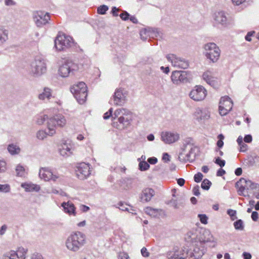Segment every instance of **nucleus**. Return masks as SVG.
I'll return each mask as SVG.
<instances>
[{"label":"nucleus","instance_id":"f257e3e1","mask_svg":"<svg viewBox=\"0 0 259 259\" xmlns=\"http://www.w3.org/2000/svg\"><path fill=\"white\" fill-rule=\"evenodd\" d=\"M67 122L65 116L61 114H56L48 120L46 123L47 131L39 130L36 133V138L40 140L45 139L47 136H53L56 133L57 127H63Z\"/></svg>","mask_w":259,"mask_h":259},{"label":"nucleus","instance_id":"f03ea898","mask_svg":"<svg viewBox=\"0 0 259 259\" xmlns=\"http://www.w3.org/2000/svg\"><path fill=\"white\" fill-rule=\"evenodd\" d=\"M132 118V113L128 110L123 108L117 109L112 116V119H117V121H113V126L120 130L127 128L130 125Z\"/></svg>","mask_w":259,"mask_h":259},{"label":"nucleus","instance_id":"7ed1b4c3","mask_svg":"<svg viewBox=\"0 0 259 259\" xmlns=\"http://www.w3.org/2000/svg\"><path fill=\"white\" fill-rule=\"evenodd\" d=\"M85 235L81 232L71 233L66 238L65 245L66 248L72 252H77L86 243Z\"/></svg>","mask_w":259,"mask_h":259},{"label":"nucleus","instance_id":"20e7f679","mask_svg":"<svg viewBox=\"0 0 259 259\" xmlns=\"http://www.w3.org/2000/svg\"><path fill=\"white\" fill-rule=\"evenodd\" d=\"M188 235L193 242H197L200 245L204 246L205 242L213 241V237L209 230L198 228L192 230L188 233Z\"/></svg>","mask_w":259,"mask_h":259},{"label":"nucleus","instance_id":"39448f33","mask_svg":"<svg viewBox=\"0 0 259 259\" xmlns=\"http://www.w3.org/2000/svg\"><path fill=\"white\" fill-rule=\"evenodd\" d=\"M47 69L46 60L42 57L36 56L30 64L29 71L32 76L39 77L45 74Z\"/></svg>","mask_w":259,"mask_h":259},{"label":"nucleus","instance_id":"423d86ee","mask_svg":"<svg viewBox=\"0 0 259 259\" xmlns=\"http://www.w3.org/2000/svg\"><path fill=\"white\" fill-rule=\"evenodd\" d=\"M81 66L72 60H66L58 69V74L62 77H67L74 74Z\"/></svg>","mask_w":259,"mask_h":259},{"label":"nucleus","instance_id":"0eeeda50","mask_svg":"<svg viewBox=\"0 0 259 259\" xmlns=\"http://www.w3.org/2000/svg\"><path fill=\"white\" fill-rule=\"evenodd\" d=\"M70 91L80 104H83L87 97V87L83 82H79L70 88Z\"/></svg>","mask_w":259,"mask_h":259},{"label":"nucleus","instance_id":"6e6552de","mask_svg":"<svg viewBox=\"0 0 259 259\" xmlns=\"http://www.w3.org/2000/svg\"><path fill=\"white\" fill-rule=\"evenodd\" d=\"M204 54L206 58L212 63H215L219 60L221 51L217 45L213 42H209L204 46Z\"/></svg>","mask_w":259,"mask_h":259},{"label":"nucleus","instance_id":"1a4fd4ad","mask_svg":"<svg viewBox=\"0 0 259 259\" xmlns=\"http://www.w3.org/2000/svg\"><path fill=\"white\" fill-rule=\"evenodd\" d=\"M73 42L72 38L64 34H58L54 41L55 47L59 51H63L70 48Z\"/></svg>","mask_w":259,"mask_h":259},{"label":"nucleus","instance_id":"9d476101","mask_svg":"<svg viewBox=\"0 0 259 259\" xmlns=\"http://www.w3.org/2000/svg\"><path fill=\"white\" fill-rule=\"evenodd\" d=\"M27 252V249L20 247L16 251L10 250L5 253L0 259H25Z\"/></svg>","mask_w":259,"mask_h":259},{"label":"nucleus","instance_id":"9b49d317","mask_svg":"<svg viewBox=\"0 0 259 259\" xmlns=\"http://www.w3.org/2000/svg\"><path fill=\"white\" fill-rule=\"evenodd\" d=\"M33 19L37 27H41L49 23L50 16L48 13L43 11H35L33 13Z\"/></svg>","mask_w":259,"mask_h":259},{"label":"nucleus","instance_id":"f8f14e48","mask_svg":"<svg viewBox=\"0 0 259 259\" xmlns=\"http://www.w3.org/2000/svg\"><path fill=\"white\" fill-rule=\"evenodd\" d=\"M207 95V91L201 85H196L189 93V97L195 101L203 100Z\"/></svg>","mask_w":259,"mask_h":259},{"label":"nucleus","instance_id":"ddd939ff","mask_svg":"<svg viewBox=\"0 0 259 259\" xmlns=\"http://www.w3.org/2000/svg\"><path fill=\"white\" fill-rule=\"evenodd\" d=\"M193 245V250L187 251L186 252V254L187 256H190L191 258L194 259H199L204 253L205 248L204 246L201 244L199 245L197 242H193L192 241Z\"/></svg>","mask_w":259,"mask_h":259},{"label":"nucleus","instance_id":"4468645a","mask_svg":"<svg viewBox=\"0 0 259 259\" xmlns=\"http://www.w3.org/2000/svg\"><path fill=\"white\" fill-rule=\"evenodd\" d=\"M166 59L171 62L172 66L180 68L186 69L189 66V62L185 59L178 57L174 54H168Z\"/></svg>","mask_w":259,"mask_h":259},{"label":"nucleus","instance_id":"2eb2a0df","mask_svg":"<svg viewBox=\"0 0 259 259\" xmlns=\"http://www.w3.org/2000/svg\"><path fill=\"white\" fill-rule=\"evenodd\" d=\"M233 107V102L228 96L222 97L220 101L219 112L222 116L226 115Z\"/></svg>","mask_w":259,"mask_h":259},{"label":"nucleus","instance_id":"dca6fc26","mask_svg":"<svg viewBox=\"0 0 259 259\" xmlns=\"http://www.w3.org/2000/svg\"><path fill=\"white\" fill-rule=\"evenodd\" d=\"M167 259H185L187 257L184 249H180L178 246L174 247L171 250L165 253Z\"/></svg>","mask_w":259,"mask_h":259},{"label":"nucleus","instance_id":"f3484780","mask_svg":"<svg viewBox=\"0 0 259 259\" xmlns=\"http://www.w3.org/2000/svg\"><path fill=\"white\" fill-rule=\"evenodd\" d=\"M39 176L41 179L45 181L52 180L55 182L59 178V176L58 174L53 172L51 169L46 167L40 169Z\"/></svg>","mask_w":259,"mask_h":259},{"label":"nucleus","instance_id":"a211bd4d","mask_svg":"<svg viewBox=\"0 0 259 259\" xmlns=\"http://www.w3.org/2000/svg\"><path fill=\"white\" fill-rule=\"evenodd\" d=\"M161 138L164 143L170 144L178 141L180 136L176 132L164 131L161 133Z\"/></svg>","mask_w":259,"mask_h":259},{"label":"nucleus","instance_id":"6ab92c4d","mask_svg":"<svg viewBox=\"0 0 259 259\" xmlns=\"http://www.w3.org/2000/svg\"><path fill=\"white\" fill-rule=\"evenodd\" d=\"M192 147L191 146L185 145L182 148L179 155V159L183 162L187 161H192L193 159L191 158V153L192 152Z\"/></svg>","mask_w":259,"mask_h":259},{"label":"nucleus","instance_id":"aec40b11","mask_svg":"<svg viewBox=\"0 0 259 259\" xmlns=\"http://www.w3.org/2000/svg\"><path fill=\"white\" fill-rule=\"evenodd\" d=\"M90 174V167L88 164L81 163L77 167L76 174L79 179L84 180L86 179Z\"/></svg>","mask_w":259,"mask_h":259},{"label":"nucleus","instance_id":"412c9836","mask_svg":"<svg viewBox=\"0 0 259 259\" xmlns=\"http://www.w3.org/2000/svg\"><path fill=\"white\" fill-rule=\"evenodd\" d=\"M126 93L123 92L121 89H117L113 97L114 105L116 106H122L125 101Z\"/></svg>","mask_w":259,"mask_h":259},{"label":"nucleus","instance_id":"4be33fe9","mask_svg":"<svg viewBox=\"0 0 259 259\" xmlns=\"http://www.w3.org/2000/svg\"><path fill=\"white\" fill-rule=\"evenodd\" d=\"M171 79L174 83L178 84L181 82L186 81L187 80V78L185 72L175 71L172 73Z\"/></svg>","mask_w":259,"mask_h":259},{"label":"nucleus","instance_id":"5701e85b","mask_svg":"<svg viewBox=\"0 0 259 259\" xmlns=\"http://www.w3.org/2000/svg\"><path fill=\"white\" fill-rule=\"evenodd\" d=\"M215 23L220 24L223 27H227L229 24L225 13L223 11L217 12L213 16Z\"/></svg>","mask_w":259,"mask_h":259},{"label":"nucleus","instance_id":"b1692460","mask_svg":"<svg viewBox=\"0 0 259 259\" xmlns=\"http://www.w3.org/2000/svg\"><path fill=\"white\" fill-rule=\"evenodd\" d=\"M203 79L210 85L217 88L219 85V79L213 76V73L210 71L205 72L203 74Z\"/></svg>","mask_w":259,"mask_h":259},{"label":"nucleus","instance_id":"393cba45","mask_svg":"<svg viewBox=\"0 0 259 259\" xmlns=\"http://www.w3.org/2000/svg\"><path fill=\"white\" fill-rule=\"evenodd\" d=\"M194 116L197 121H201L208 119L209 117V113L207 110L197 108L196 109Z\"/></svg>","mask_w":259,"mask_h":259},{"label":"nucleus","instance_id":"a878e982","mask_svg":"<svg viewBox=\"0 0 259 259\" xmlns=\"http://www.w3.org/2000/svg\"><path fill=\"white\" fill-rule=\"evenodd\" d=\"M154 195V191L151 188L144 189L140 195L141 201L143 202L149 201Z\"/></svg>","mask_w":259,"mask_h":259},{"label":"nucleus","instance_id":"bb28decb","mask_svg":"<svg viewBox=\"0 0 259 259\" xmlns=\"http://www.w3.org/2000/svg\"><path fill=\"white\" fill-rule=\"evenodd\" d=\"M61 206L63 207L64 210L66 213H68L69 215L73 214L76 215L75 207L74 204L70 202H63Z\"/></svg>","mask_w":259,"mask_h":259},{"label":"nucleus","instance_id":"cd10ccee","mask_svg":"<svg viewBox=\"0 0 259 259\" xmlns=\"http://www.w3.org/2000/svg\"><path fill=\"white\" fill-rule=\"evenodd\" d=\"M21 187L27 192H38L40 189L39 185L32 183H22Z\"/></svg>","mask_w":259,"mask_h":259},{"label":"nucleus","instance_id":"c85d7f7f","mask_svg":"<svg viewBox=\"0 0 259 259\" xmlns=\"http://www.w3.org/2000/svg\"><path fill=\"white\" fill-rule=\"evenodd\" d=\"M240 183H244L246 190H257L259 189V185L252 182L250 180H247L244 178L240 179Z\"/></svg>","mask_w":259,"mask_h":259},{"label":"nucleus","instance_id":"c756f323","mask_svg":"<svg viewBox=\"0 0 259 259\" xmlns=\"http://www.w3.org/2000/svg\"><path fill=\"white\" fill-rule=\"evenodd\" d=\"M52 97V91L51 89L45 87L43 92L38 95V98L39 100H44L46 99L50 100Z\"/></svg>","mask_w":259,"mask_h":259},{"label":"nucleus","instance_id":"7c9ffc66","mask_svg":"<svg viewBox=\"0 0 259 259\" xmlns=\"http://www.w3.org/2000/svg\"><path fill=\"white\" fill-rule=\"evenodd\" d=\"M8 30L0 27V46H3L9 39Z\"/></svg>","mask_w":259,"mask_h":259},{"label":"nucleus","instance_id":"2f4dec72","mask_svg":"<svg viewBox=\"0 0 259 259\" xmlns=\"http://www.w3.org/2000/svg\"><path fill=\"white\" fill-rule=\"evenodd\" d=\"M145 212L152 217H157L162 211L161 209H154L150 207H147L145 209Z\"/></svg>","mask_w":259,"mask_h":259},{"label":"nucleus","instance_id":"473e14b6","mask_svg":"<svg viewBox=\"0 0 259 259\" xmlns=\"http://www.w3.org/2000/svg\"><path fill=\"white\" fill-rule=\"evenodd\" d=\"M59 151L63 156H68L71 154V149L66 144H63Z\"/></svg>","mask_w":259,"mask_h":259},{"label":"nucleus","instance_id":"72a5a7b5","mask_svg":"<svg viewBox=\"0 0 259 259\" xmlns=\"http://www.w3.org/2000/svg\"><path fill=\"white\" fill-rule=\"evenodd\" d=\"M8 150L12 155L18 154L20 152V148L16 145L12 144L8 146Z\"/></svg>","mask_w":259,"mask_h":259},{"label":"nucleus","instance_id":"f704fd0d","mask_svg":"<svg viewBox=\"0 0 259 259\" xmlns=\"http://www.w3.org/2000/svg\"><path fill=\"white\" fill-rule=\"evenodd\" d=\"M236 186L238 187V193L240 196H245V195L244 194V192L245 190H246V187H245L244 183H240V180L239 182L236 183Z\"/></svg>","mask_w":259,"mask_h":259},{"label":"nucleus","instance_id":"c9c22d12","mask_svg":"<svg viewBox=\"0 0 259 259\" xmlns=\"http://www.w3.org/2000/svg\"><path fill=\"white\" fill-rule=\"evenodd\" d=\"M235 229L237 230L242 231L244 230V225L243 222L242 220H238L235 221L233 224Z\"/></svg>","mask_w":259,"mask_h":259},{"label":"nucleus","instance_id":"e433bc0d","mask_svg":"<svg viewBox=\"0 0 259 259\" xmlns=\"http://www.w3.org/2000/svg\"><path fill=\"white\" fill-rule=\"evenodd\" d=\"M16 171L17 175L19 177H23L25 175V169L24 167L20 164H18L16 166Z\"/></svg>","mask_w":259,"mask_h":259},{"label":"nucleus","instance_id":"4c0bfd02","mask_svg":"<svg viewBox=\"0 0 259 259\" xmlns=\"http://www.w3.org/2000/svg\"><path fill=\"white\" fill-rule=\"evenodd\" d=\"M150 167L149 164L146 161H140L139 163V168L141 171H145Z\"/></svg>","mask_w":259,"mask_h":259},{"label":"nucleus","instance_id":"58836bf2","mask_svg":"<svg viewBox=\"0 0 259 259\" xmlns=\"http://www.w3.org/2000/svg\"><path fill=\"white\" fill-rule=\"evenodd\" d=\"M51 117L49 118L47 115H43L39 116L36 119V123L39 125L42 124L45 121H48V120Z\"/></svg>","mask_w":259,"mask_h":259},{"label":"nucleus","instance_id":"ea45409f","mask_svg":"<svg viewBox=\"0 0 259 259\" xmlns=\"http://www.w3.org/2000/svg\"><path fill=\"white\" fill-rule=\"evenodd\" d=\"M211 185V182L209 181L208 179H205L202 181L201 186L203 189L208 190L209 189Z\"/></svg>","mask_w":259,"mask_h":259},{"label":"nucleus","instance_id":"a19ab883","mask_svg":"<svg viewBox=\"0 0 259 259\" xmlns=\"http://www.w3.org/2000/svg\"><path fill=\"white\" fill-rule=\"evenodd\" d=\"M237 212L236 210L229 209L227 210V214L230 216V219L232 221H234L237 219V217L236 216Z\"/></svg>","mask_w":259,"mask_h":259},{"label":"nucleus","instance_id":"79ce46f5","mask_svg":"<svg viewBox=\"0 0 259 259\" xmlns=\"http://www.w3.org/2000/svg\"><path fill=\"white\" fill-rule=\"evenodd\" d=\"M108 10V7L106 5H102L99 7L97 9V12L99 14L104 15Z\"/></svg>","mask_w":259,"mask_h":259},{"label":"nucleus","instance_id":"37998d69","mask_svg":"<svg viewBox=\"0 0 259 259\" xmlns=\"http://www.w3.org/2000/svg\"><path fill=\"white\" fill-rule=\"evenodd\" d=\"M10 191V187L8 184H0V192L7 193Z\"/></svg>","mask_w":259,"mask_h":259},{"label":"nucleus","instance_id":"c03bdc74","mask_svg":"<svg viewBox=\"0 0 259 259\" xmlns=\"http://www.w3.org/2000/svg\"><path fill=\"white\" fill-rule=\"evenodd\" d=\"M198 218L201 223L206 224L207 223L208 218L205 214H198Z\"/></svg>","mask_w":259,"mask_h":259},{"label":"nucleus","instance_id":"a18cd8bd","mask_svg":"<svg viewBox=\"0 0 259 259\" xmlns=\"http://www.w3.org/2000/svg\"><path fill=\"white\" fill-rule=\"evenodd\" d=\"M203 177V175L199 172L194 175V180L195 182L199 183L202 180Z\"/></svg>","mask_w":259,"mask_h":259},{"label":"nucleus","instance_id":"49530a36","mask_svg":"<svg viewBox=\"0 0 259 259\" xmlns=\"http://www.w3.org/2000/svg\"><path fill=\"white\" fill-rule=\"evenodd\" d=\"M112 112H113V109L112 108H111L109 111L107 112H106L104 114V116H103V118L104 119H109L110 117H112L113 116V114H112Z\"/></svg>","mask_w":259,"mask_h":259},{"label":"nucleus","instance_id":"de8ad7c7","mask_svg":"<svg viewBox=\"0 0 259 259\" xmlns=\"http://www.w3.org/2000/svg\"><path fill=\"white\" fill-rule=\"evenodd\" d=\"M118 205L119 206V209L122 211H130V209L128 207H127V204H124V203L122 202H120L118 203Z\"/></svg>","mask_w":259,"mask_h":259},{"label":"nucleus","instance_id":"09e8293b","mask_svg":"<svg viewBox=\"0 0 259 259\" xmlns=\"http://www.w3.org/2000/svg\"><path fill=\"white\" fill-rule=\"evenodd\" d=\"M218 137L220 138V140L217 142V146L219 148H222L224 145V142L223 141V139L224 138L223 135H219Z\"/></svg>","mask_w":259,"mask_h":259},{"label":"nucleus","instance_id":"8fccbe9b","mask_svg":"<svg viewBox=\"0 0 259 259\" xmlns=\"http://www.w3.org/2000/svg\"><path fill=\"white\" fill-rule=\"evenodd\" d=\"M215 163L222 167L225 166L226 162L224 160H222L220 158L218 157L215 159Z\"/></svg>","mask_w":259,"mask_h":259},{"label":"nucleus","instance_id":"3c124183","mask_svg":"<svg viewBox=\"0 0 259 259\" xmlns=\"http://www.w3.org/2000/svg\"><path fill=\"white\" fill-rule=\"evenodd\" d=\"M119 16L122 20L126 21L129 19L130 15L127 12L124 11L123 13L120 14Z\"/></svg>","mask_w":259,"mask_h":259},{"label":"nucleus","instance_id":"603ef678","mask_svg":"<svg viewBox=\"0 0 259 259\" xmlns=\"http://www.w3.org/2000/svg\"><path fill=\"white\" fill-rule=\"evenodd\" d=\"M6 169V163L5 161L0 160V172H4Z\"/></svg>","mask_w":259,"mask_h":259},{"label":"nucleus","instance_id":"864d4df0","mask_svg":"<svg viewBox=\"0 0 259 259\" xmlns=\"http://www.w3.org/2000/svg\"><path fill=\"white\" fill-rule=\"evenodd\" d=\"M141 254L144 257H148L150 255L149 252L145 247H143L141 250Z\"/></svg>","mask_w":259,"mask_h":259},{"label":"nucleus","instance_id":"5fc2aeb1","mask_svg":"<svg viewBox=\"0 0 259 259\" xmlns=\"http://www.w3.org/2000/svg\"><path fill=\"white\" fill-rule=\"evenodd\" d=\"M148 163L151 164H156L158 160L155 157H152L150 158H149L147 160Z\"/></svg>","mask_w":259,"mask_h":259},{"label":"nucleus","instance_id":"6e6d98bb","mask_svg":"<svg viewBox=\"0 0 259 259\" xmlns=\"http://www.w3.org/2000/svg\"><path fill=\"white\" fill-rule=\"evenodd\" d=\"M120 11V9L117 8L115 7H113L112 8L111 13L113 16L116 17L118 16V12Z\"/></svg>","mask_w":259,"mask_h":259},{"label":"nucleus","instance_id":"4d7b16f0","mask_svg":"<svg viewBox=\"0 0 259 259\" xmlns=\"http://www.w3.org/2000/svg\"><path fill=\"white\" fill-rule=\"evenodd\" d=\"M240 146V149L239 151L240 152H244L246 151L247 149V145L245 144L244 143H243L239 145Z\"/></svg>","mask_w":259,"mask_h":259},{"label":"nucleus","instance_id":"13d9d810","mask_svg":"<svg viewBox=\"0 0 259 259\" xmlns=\"http://www.w3.org/2000/svg\"><path fill=\"white\" fill-rule=\"evenodd\" d=\"M79 208H80V210L83 212H87L88 211H89L90 209V208L89 206H86L83 204L80 205L79 206Z\"/></svg>","mask_w":259,"mask_h":259},{"label":"nucleus","instance_id":"bf43d9fd","mask_svg":"<svg viewBox=\"0 0 259 259\" xmlns=\"http://www.w3.org/2000/svg\"><path fill=\"white\" fill-rule=\"evenodd\" d=\"M193 194L195 195V196H198L200 195V193L199 192V186L197 185L193 188Z\"/></svg>","mask_w":259,"mask_h":259},{"label":"nucleus","instance_id":"052dcab7","mask_svg":"<svg viewBox=\"0 0 259 259\" xmlns=\"http://www.w3.org/2000/svg\"><path fill=\"white\" fill-rule=\"evenodd\" d=\"M251 219L253 221H257L258 218V213L256 211H253L251 214Z\"/></svg>","mask_w":259,"mask_h":259},{"label":"nucleus","instance_id":"680f3d73","mask_svg":"<svg viewBox=\"0 0 259 259\" xmlns=\"http://www.w3.org/2000/svg\"><path fill=\"white\" fill-rule=\"evenodd\" d=\"M31 259H44V258L39 253H33L31 256Z\"/></svg>","mask_w":259,"mask_h":259},{"label":"nucleus","instance_id":"e2e57ef3","mask_svg":"<svg viewBox=\"0 0 259 259\" xmlns=\"http://www.w3.org/2000/svg\"><path fill=\"white\" fill-rule=\"evenodd\" d=\"M5 4L6 6H11L16 5V2L13 0H5Z\"/></svg>","mask_w":259,"mask_h":259},{"label":"nucleus","instance_id":"0e129e2a","mask_svg":"<svg viewBox=\"0 0 259 259\" xmlns=\"http://www.w3.org/2000/svg\"><path fill=\"white\" fill-rule=\"evenodd\" d=\"M169 157H170V156L168 153H163V156H162V160L164 162H168L170 160Z\"/></svg>","mask_w":259,"mask_h":259},{"label":"nucleus","instance_id":"69168bd1","mask_svg":"<svg viewBox=\"0 0 259 259\" xmlns=\"http://www.w3.org/2000/svg\"><path fill=\"white\" fill-rule=\"evenodd\" d=\"M7 229V226L6 225H3L0 228V235H3L5 234L6 230Z\"/></svg>","mask_w":259,"mask_h":259},{"label":"nucleus","instance_id":"338daca9","mask_svg":"<svg viewBox=\"0 0 259 259\" xmlns=\"http://www.w3.org/2000/svg\"><path fill=\"white\" fill-rule=\"evenodd\" d=\"M244 141L246 143H250L252 141V137L250 135H246L244 138Z\"/></svg>","mask_w":259,"mask_h":259},{"label":"nucleus","instance_id":"774afa93","mask_svg":"<svg viewBox=\"0 0 259 259\" xmlns=\"http://www.w3.org/2000/svg\"><path fill=\"white\" fill-rule=\"evenodd\" d=\"M244 259H251V255L250 253L244 252L242 254Z\"/></svg>","mask_w":259,"mask_h":259}]
</instances>
